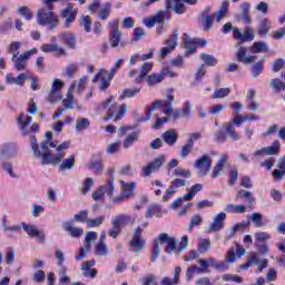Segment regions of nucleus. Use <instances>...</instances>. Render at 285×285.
<instances>
[{
  "label": "nucleus",
  "instance_id": "obj_1",
  "mask_svg": "<svg viewBox=\"0 0 285 285\" xmlns=\"http://www.w3.org/2000/svg\"><path fill=\"white\" fill-rule=\"evenodd\" d=\"M30 146L35 157L40 159V164L42 166H57V164H61V161H63V157H66V153L63 150H68L70 148V140H66L60 145H57L55 141L50 142V140H45L39 146V144H37V137L31 136Z\"/></svg>",
  "mask_w": 285,
  "mask_h": 285
},
{
  "label": "nucleus",
  "instance_id": "obj_2",
  "mask_svg": "<svg viewBox=\"0 0 285 285\" xmlns=\"http://www.w3.org/2000/svg\"><path fill=\"white\" fill-rule=\"evenodd\" d=\"M61 0H42L46 8L39 9L36 13L37 23L39 26H48L50 29L59 26V18L52 10H55V3Z\"/></svg>",
  "mask_w": 285,
  "mask_h": 285
},
{
  "label": "nucleus",
  "instance_id": "obj_3",
  "mask_svg": "<svg viewBox=\"0 0 285 285\" xmlns=\"http://www.w3.org/2000/svg\"><path fill=\"white\" fill-rule=\"evenodd\" d=\"M112 99L114 97L109 96L105 102V108L107 110V117L104 118L105 121L112 119L115 115L116 117L114 118V121H120L128 110V106L126 104H122L119 110V105L117 102L112 104Z\"/></svg>",
  "mask_w": 285,
  "mask_h": 285
},
{
  "label": "nucleus",
  "instance_id": "obj_4",
  "mask_svg": "<svg viewBox=\"0 0 285 285\" xmlns=\"http://www.w3.org/2000/svg\"><path fill=\"white\" fill-rule=\"evenodd\" d=\"M144 228H148V222L142 223L140 226L134 229L132 237L129 243L131 253L140 254L141 250L146 248V239L141 237V235L144 234Z\"/></svg>",
  "mask_w": 285,
  "mask_h": 285
},
{
  "label": "nucleus",
  "instance_id": "obj_5",
  "mask_svg": "<svg viewBox=\"0 0 285 285\" xmlns=\"http://www.w3.org/2000/svg\"><path fill=\"white\" fill-rule=\"evenodd\" d=\"M168 95H167V99L163 100V105H161V112L164 115H166L167 117H171L174 119H179V117H181V109H173V104L175 101V96L173 95V92H175V90L173 88L167 90Z\"/></svg>",
  "mask_w": 285,
  "mask_h": 285
},
{
  "label": "nucleus",
  "instance_id": "obj_6",
  "mask_svg": "<svg viewBox=\"0 0 285 285\" xmlns=\"http://www.w3.org/2000/svg\"><path fill=\"white\" fill-rule=\"evenodd\" d=\"M199 177H206L213 168V159L207 154H204L194 163Z\"/></svg>",
  "mask_w": 285,
  "mask_h": 285
},
{
  "label": "nucleus",
  "instance_id": "obj_7",
  "mask_svg": "<svg viewBox=\"0 0 285 285\" xmlns=\"http://www.w3.org/2000/svg\"><path fill=\"white\" fill-rule=\"evenodd\" d=\"M244 115H238L235 118H233L229 122H224L223 128H225L226 134L230 139L234 141H239L242 139V136L235 130V126H239L240 124H244Z\"/></svg>",
  "mask_w": 285,
  "mask_h": 285
},
{
  "label": "nucleus",
  "instance_id": "obj_8",
  "mask_svg": "<svg viewBox=\"0 0 285 285\" xmlns=\"http://www.w3.org/2000/svg\"><path fill=\"white\" fill-rule=\"evenodd\" d=\"M32 55H37V48L24 51L23 53L18 56L17 53H14V56H12L11 58V61L13 62L16 70L18 71L26 70V67L28 66V61L30 60V57H32Z\"/></svg>",
  "mask_w": 285,
  "mask_h": 285
},
{
  "label": "nucleus",
  "instance_id": "obj_9",
  "mask_svg": "<svg viewBox=\"0 0 285 285\" xmlns=\"http://www.w3.org/2000/svg\"><path fill=\"white\" fill-rule=\"evenodd\" d=\"M165 163H166V156L160 155L156 157L153 161L147 163L146 166L141 167V176L150 177L153 173H157V170H159V168H161Z\"/></svg>",
  "mask_w": 285,
  "mask_h": 285
},
{
  "label": "nucleus",
  "instance_id": "obj_10",
  "mask_svg": "<svg viewBox=\"0 0 285 285\" xmlns=\"http://www.w3.org/2000/svg\"><path fill=\"white\" fill-rule=\"evenodd\" d=\"M17 122L20 127V130L22 131V135H29L30 130L31 132H39V125L38 124H32L31 127L30 122H32V117L28 116L26 118V114H20L18 116Z\"/></svg>",
  "mask_w": 285,
  "mask_h": 285
},
{
  "label": "nucleus",
  "instance_id": "obj_11",
  "mask_svg": "<svg viewBox=\"0 0 285 285\" xmlns=\"http://www.w3.org/2000/svg\"><path fill=\"white\" fill-rule=\"evenodd\" d=\"M109 31V42L111 48H117L119 46V41H121V32L119 30V19H115L108 23Z\"/></svg>",
  "mask_w": 285,
  "mask_h": 285
},
{
  "label": "nucleus",
  "instance_id": "obj_12",
  "mask_svg": "<svg viewBox=\"0 0 285 285\" xmlns=\"http://www.w3.org/2000/svg\"><path fill=\"white\" fill-rule=\"evenodd\" d=\"M224 222H226V213H218L214 216L209 226L206 227L207 233H219V230H224Z\"/></svg>",
  "mask_w": 285,
  "mask_h": 285
},
{
  "label": "nucleus",
  "instance_id": "obj_13",
  "mask_svg": "<svg viewBox=\"0 0 285 285\" xmlns=\"http://www.w3.org/2000/svg\"><path fill=\"white\" fill-rule=\"evenodd\" d=\"M158 240L160 242V244H167L165 247V253L170 254L177 250V239H175V237H170L166 233H160L158 235Z\"/></svg>",
  "mask_w": 285,
  "mask_h": 285
},
{
  "label": "nucleus",
  "instance_id": "obj_14",
  "mask_svg": "<svg viewBox=\"0 0 285 285\" xmlns=\"http://www.w3.org/2000/svg\"><path fill=\"white\" fill-rule=\"evenodd\" d=\"M22 228L29 237H37L38 242L46 240V234H43L42 230L37 229L36 225H27L26 223H22Z\"/></svg>",
  "mask_w": 285,
  "mask_h": 285
},
{
  "label": "nucleus",
  "instance_id": "obj_15",
  "mask_svg": "<svg viewBox=\"0 0 285 285\" xmlns=\"http://www.w3.org/2000/svg\"><path fill=\"white\" fill-rule=\"evenodd\" d=\"M127 224L135 226L136 219L129 215H118L111 218V226H118V228H121V226H127Z\"/></svg>",
  "mask_w": 285,
  "mask_h": 285
},
{
  "label": "nucleus",
  "instance_id": "obj_16",
  "mask_svg": "<svg viewBox=\"0 0 285 285\" xmlns=\"http://www.w3.org/2000/svg\"><path fill=\"white\" fill-rule=\"evenodd\" d=\"M166 10H174L176 14H184L186 4H184V0H166Z\"/></svg>",
  "mask_w": 285,
  "mask_h": 285
},
{
  "label": "nucleus",
  "instance_id": "obj_17",
  "mask_svg": "<svg viewBox=\"0 0 285 285\" xmlns=\"http://www.w3.org/2000/svg\"><path fill=\"white\" fill-rule=\"evenodd\" d=\"M61 17L65 19L66 28H70V23H75L77 19V10L71 6L62 9Z\"/></svg>",
  "mask_w": 285,
  "mask_h": 285
},
{
  "label": "nucleus",
  "instance_id": "obj_18",
  "mask_svg": "<svg viewBox=\"0 0 285 285\" xmlns=\"http://www.w3.org/2000/svg\"><path fill=\"white\" fill-rule=\"evenodd\" d=\"M58 39H60V41H62V43H65V46L71 50L77 48L78 38L75 33H61L58 36Z\"/></svg>",
  "mask_w": 285,
  "mask_h": 285
},
{
  "label": "nucleus",
  "instance_id": "obj_19",
  "mask_svg": "<svg viewBox=\"0 0 285 285\" xmlns=\"http://www.w3.org/2000/svg\"><path fill=\"white\" fill-rule=\"evenodd\" d=\"M135 188H137V183H126L121 181V195L125 199H130V197H135Z\"/></svg>",
  "mask_w": 285,
  "mask_h": 285
},
{
  "label": "nucleus",
  "instance_id": "obj_20",
  "mask_svg": "<svg viewBox=\"0 0 285 285\" xmlns=\"http://www.w3.org/2000/svg\"><path fill=\"white\" fill-rule=\"evenodd\" d=\"M226 161H228V155L226 154L220 155V158L218 159V161L216 163L212 171L213 179H217V177L222 175V170H224V167L226 166Z\"/></svg>",
  "mask_w": 285,
  "mask_h": 285
},
{
  "label": "nucleus",
  "instance_id": "obj_21",
  "mask_svg": "<svg viewBox=\"0 0 285 285\" xmlns=\"http://www.w3.org/2000/svg\"><path fill=\"white\" fill-rule=\"evenodd\" d=\"M92 266H95V261H86L82 263L81 271L83 277H91V279H95V277H97V269L92 268Z\"/></svg>",
  "mask_w": 285,
  "mask_h": 285
},
{
  "label": "nucleus",
  "instance_id": "obj_22",
  "mask_svg": "<svg viewBox=\"0 0 285 285\" xmlns=\"http://www.w3.org/2000/svg\"><path fill=\"white\" fill-rule=\"evenodd\" d=\"M181 275V267L176 266L174 271V277L168 276L160 279V285H179V276Z\"/></svg>",
  "mask_w": 285,
  "mask_h": 285
},
{
  "label": "nucleus",
  "instance_id": "obj_23",
  "mask_svg": "<svg viewBox=\"0 0 285 285\" xmlns=\"http://www.w3.org/2000/svg\"><path fill=\"white\" fill-rule=\"evenodd\" d=\"M63 230L70 235V237H73L75 239H79L81 235H83V229L80 227H75L70 223H63L62 224Z\"/></svg>",
  "mask_w": 285,
  "mask_h": 285
},
{
  "label": "nucleus",
  "instance_id": "obj_24",
  "mask_svg": "<svg viewBox=\"0 0 285 285\" xmlns=\"http://www.w3.org/2000/svg\"><path fill=\"white\" fill-rule=\"evenodd\" d=\"M17 154V147L12 142H4L0 145V158L1 157H12Z\"/></svg>",
  "mask_w": 285,
  "mask_h": 285
},
{
  "label": "nucleus",
  "instance_id": "obj_25",
  "mask_svg": "<svg viewBox=\"0 0 285 285\" xmlns=\"http://www.w3.org/2000/svg\"><path fill=\"white\" fill-rule=\"evenodd\" d=\"M246 52H248V49L245 47H239V49L236 52V60L242 61L243 63H253L255 61V56H247Z\"/></svg>",
  "mask_w": 285,
  "mask_h": 285
},
{
  "label": "nucleus",
  "instance_id": "obj_26",
  "mask_svg": "<svg viewBox=\"0 0 285 285\" xmlns=\"http://www.w3.org/2000/svg\"><path fill=\"white\" fill-rule=\"evenodd\" d=\"M163 104H164V100H156L151 105L147 106L145 111V118H141L140 121H149L155 110H157V108L161 109Z\"/></svg>",
  "mask_w": 285,
  "mask_h": 285
},
{
  "label": "nucleus",
  "instance_id": "obj_27",
  "mask_svg": "<svg viewBox=\"0 0 285 285\" xmlns=\"http://www.w3.org/2000/svg\"><path fill=\"white\" fill-rule=\"evenodd\" d=\"M178 137L179 134L175 129H169L163 134V139L165 142H167L168 146H175V144H177Z\"/></svg>",
  "mask_w": 285,
  "mask_h": 285
},
{
  "label": "nucleus",
  "instance_id": "obj_28",
  "mask_svg": "<svg viewBox=\"0 0 285 285\" xmlns=\"http://www.w3.org/2000/svg\"><path fill=\"white\" fill-rule=\"evenodd\" d=\"M100 90H107L110 87V80L112 79V73L106 71V69H101L100 72Z\"/></svg>",
  "mask_w": 285,
  "mask_h": 285
},
{
  "label": "nucleus",
  "instance_id": "obj_29",
  "mask_svg": "<svg viewBox=\"0 0 285 285\" xmlns=\"http://www.w3.org/2000/svg\"><path fill=\"white\" fill-rule=\"evenodd\" d=\"M278 169H275L272 173V176L274 177V179H284V175H285V155L281 158H278V165H277Z\"/></svg>",
  "mask_w": 285,
  "mask_h": 285
},
{
  "label": "nucleus",
  "instance_id": "obj_30",
  "mask_svg": "<svg viewBox=\"0 0 285 285\" xmlns=\"http://www.w3.org/2000/svg\"><path fill=\"white\" fill-rule=\"evenodd\" d=\"M183 43H184L187 52H189L190 55H193V52H196L197 42H195V39H190V37L187 36V33L183 35Z\"/></svg>",
  "mask_w": 285,
  "mask_h": 285
},
{
  "label": "nucleus",
  "instance_id": "obj_31",
  "mask_svg": "<svg viewBox=\"0 0 285 285\" xmlns=\"http://www.w3.org/2000/svg\"><path fill=\"white\" fill-rule=\"evenodd\" d=\"M146 219L151 217H161V206L159 205H149L145 212Z\"/></svg>",
  "mask_w": 285,
  "mask_h": 285
},
{
  "label": "nucleus",
  "instance_id": "obj_32",
  "mask_svg": "<svg viewBox=\"0 0 285 285\" xmlns=\"http://www.w3.org/2000/svg\"><path fill=\"white\" fill-rule=\"evenodd\" d=\"M268 32H271V20L265 18L258 23L257 35L266 37L268 36Z\"/></svg>",
  "mask_w": 285,
  "mask_h": 285
},
{
  "label": "nucleus",
  "instance_id": "obj_33",
  "mask_svg": "<svg viewBox=\"0 0 285 285\" xmlns=\"http://www.w3.org/2000/svg\"><path fill=\"white\" fill-rule=\"evenodd\" d=\"M150 70H153V62H145L141 66L140 73L135 79V83H141V81H144V78L147 77V75H148V72H150Z\"/></svg>",
  "mask_w": 285,
  "mask_h": 285
},
{
  "label": "nucleus",
  "instance_id": "obj_34",
  "mask_svg": "<svg viewBox=\"0 0 285 285\" xmlns=\"http://www.w3.org/2000/svg\"><path fill=\"white\" fill-rule=\"evenodd\" d=\"M279 148H282V144H279V140H274L272 142V146L263 147V150L266 156L279 155Z\"/></svg>",
  "mask_w": 285,
  "mask_h": 285
},
{
  "label": "nucleus",
  "instance_id": "obj_35",
  "mask_svg": "<svg viewBox=\"0 0 285 285\" xmlns=\"http://www.w3.org/2000/svg\"><path fill=\"white\" fill-rule=\"evenodd\" d=\"M215 19L217 20V13H213L210 16H205L203 18V30L205 32H208V30H210L213 28V23H214Z\"/></svg>",
  "mask_w": 285,
  "mask_h": 285
},
{
  "label": "nucleus",
  "instance_id": "obj_36",
  "mask_svg": "<svg viewBox=\"0 0 285 285\" xmlns=\"http://www.w3.org/2000/svg\"><path fill=\"white\" fill-rule=\"evenodd\" d=\"M97 233L96 232H88L86 237H85V240H83V244H85V248L86 250H92V244L91 242H97Z\"/></svg>",
  "mask_w": 285,
  "mask_h": 285
},
{
  "label": "nucleus",
  "instance_id": "obj_37",
  "mask_svg": "<svg viewBox=\"0 0 285 285\" xmlns=\"http://www.w3.org/2000/svg\"><path fill=\"white\" fill-rule=\"evenodd\" d=\"M178 39L179 35H177V30H174V33L167 40H165V46L173 51L177 48V46H179L177 42Z\"/></svg>",
  "mask_w": 285,
  "mask_h": 285
},
{
  "label": "nucleus",
  "instance_id": "obj_38",
  "mask_svg": "<svg viewBox=\"0 0 285 285\" xmlns=\"http://www.w3.org/2000/svg\"><path fill=\"white\" fill-rule=\"evenodd\" d=\"M250 50L254 55L259 52H268V45H266L264 41H257L253 43Z\"/></svg>",
  "mask_w": 285,
  "mask_h": 285
},
{
  "label": "nucleus",
  "instance_id": "obj_39",
  "mask_svg": "<svg viewBox=\"0 0 285 285\" xmlns=\"http://www.w3.org/2000/svg\"><path fill=\"white\" fill-rule=\"evenodd\" d=\"M202 188H204V185H202V184H196V185L191 186V188L189 189V193L185 194L183 196V199H185L186 202H191L193 197H195V195L197 193H199L202 190Z\"/></svg>",
  "mask_w": 285,
  "mask_h": 285
},
{
  "label": "nucleus",
  "instance_id": "obj_40",
  "mask_svg": "<svg viewBox=\"0 0 285 285\" xmlns=\"http://www.w3.org/2000/svg\"><path fill=\"white\" fill-rule=\"evenodd\" d=\"M90 128V120L88 118H78L76 120V130L78 132H83V130H88Z\"/></svg>",
  "mask_w": 285,
  "mask_h": 285
},
{
  "label": "nucleus",
  "instance_id": "obj_41",
  "mask_svg": "<svg viewBox=\"0 0 285 285\" xmlns=\"http://www.w3.org/2000/svg\"><path fill=\"white\" fill-rule=\"evenodd\" d=\"M164 81V75L160 73H151L147 77L148 86H157V83H161Z\"/></svg>",
  "mask_w": 285,
  "mask_h": 285
},
{
  "label": "nucleus",
  "instance_id": "obj_42",
  "mask_svg": "<svg viewBox=\"0 0 285 285\" xmlns=\"http://www.w3.org/2000/svg\"><path fill=\"white\" fill-rule=\"evenodd\" d=\"M68 273V267H61L58 269V275H59V284L58 285H70V278L67 276Z\"/></svg>",
  "mask_w": 285,
  "mask_h": 285
},
{
  "label": "nucleus",
  "instance_id": "obj_43",
  "mask_svg": "<svg viewBox=\"0 0 285 285\" xmlns=\"http://www.w3.org/2000/svg\"><path fill=\"white\" fill-rule=\"evenodd\" d=\"M106 222V216H99L97 218H88L87 219V228H97L98 226H101Z\"/></svg>",
  "mask_w": 285,
  "mask_h": 285
},
{
  "label": "nucleus",
  "instance_id": "obj_44",
  "mask_svg": "<svg viewBox=\"0 0 285 285\" xmlns=\"http://www.w3.org/2000/svg\"><path fill=\"white\" fill-rule=\"evenodd\" d=\"M193 148H195V142L193 140H187V142L181 147L180 157L186 159L193 153Z\"/></svg>",
  "mask_w": 285,
  "mask_h": 285
},
{
  "label": "nucleus",
  "instance_id": "obj_45",
  "mask_svg": "<svg viewBox=\"0 0 285 285\" xmlns=\"http://www.w3.org/2000/svg\"><path fill=\"white\" fill-rule=\"evenodd\" d=\"M225 213H229V214H233V213H238V214L246 213V206L228 204L225 207Z\"/></svg>",
  "mask_w": 285,
  "mask_h": 285
},
{
  "label": "nucleus",
  "instance_id": "obj_46",
  "mask_svg": "<svg viewBox=\"0 0 285 285\" xmlns=\"http://www.w3.org/2000/svg\"><path fill=\"white\" fill-rule=\"evenodd\" d=\"M159 237L154 240V247L150 256V262H157V257L161 254V247H159Z\"/></svg>",
  "mask_w": 285,
  "mask_h": 285
},
{
  "label": "nucleus",
  "instance_id": "obj_47",
  "mask_svg": "<svg viewBox=\"0 0 285 285\" xmlns=\"http://www.w3.org/2000/svg\"><path fill=\"white\" fill-rule=\"evenodd\" d=\"M60 170H70L75 168V156H69L59 166Z\"/></svg>",
  "mask_w": 285,
  "mask_h": 285
},
{
  "label": "nucleus",
  "instance_id": "obj_48",
  "mask_svg": "<svg viewBox=\"0 0 285 285\" xmlns=\"http://www.w3.org/2000/svg\"><path fill=\"white\" fill-rule=\"evenodd\" d=\"M21 46H23V43L20 41L11 42L9 45V47L7 48L8 55H13V57H14V55L19 56V50L21 49Z\"/></svg>",
  "mask_w": 285,
  "mask_h": 285
},
{
  "label": "nucleus",
  "instance_id": "obj_49",
  "mask_svg": "<svg viewBox=\"0 0 285 285\" xmlns=\"http://www.w3.org/2000/svg\"><path fill=\"white\" fill-rule=\"evenodd\" d=\"M200 59H203V62L205 66H217V58L213 57L212 55L208 53H200Z\"/></svg>",
  "mask_w": 285,
  "mask_h": 285
},
{
  "label": "nucleus",
  "instance_id": "obj_50",
  "mask_svg": "<svg viewBox=\"0 0 285 285\" xmlns=\"http://www.w3.org/2000/svg\"><path fill=\"white\" fill-rule=\"evenodd\" d=\"M230 95V88H219L216 89L212 99H224V97H228Z\"/></svg>",
  "mask_w": 285,
  "mask_h": 285
},
{
  "label": "nucleus",
  "instance_id": "obj_51",
  "mask_svg": "<svg viewBox=\"0 0 285 285\" xmlns=\"http://www.w3.org/2000/svg\"><path fill=\"white\" fill-rule=\"evenodd\" d=\"M236 199H247L248 204H253L255 202V198H253V194L248 190L240 189L237 195Z\"/></svg>",
  "mask_w": 285,
  "mask_h": 285
},
{
  "label": "nucleus",
  "instance_id": "obj_52",
  "mask_svg": "<svg viewBox=\"0 0 285 285\" xmlns=\"http://www.w3.org/2000/svg\"><path fill=\"white\" fill-rule=\"evenodd\" d=\"M62 104L67 110H72V108H75V97L70 90L68 91L67 97L62 100Z\"/></svg>",
  "mask_w": 285,
  "mask_h": 285
},
{
  "label": "nucleus",
  "instance_id": "obj_53",
  "mask_svg": "<svg viewBox=\"0 0 285 285\" xmlns=\"http://www.w3.org/2000/svg\"><path fill=\"white\" fill-rule=\"evenodd\" d=\"M140 90H141V89H139V88L125 89V90L122 91V95H120V96L118 97V99H119L120 101H124V99H126V98L135 97V95L139 94Z\"/></svg>",
  "mask_w": 285,
  "mask_h": 285
},
{
  "label": "nucleus",
  "instance_id": "obj_54",
  "mask_svg": "<svg viewBox=\"0 0 285 285\" xmlns=\"http://www.w3.org/2000/svg\"><path fill=\"white\" fill-rule=\"evenodd\" d=\"M269 86L271 88H273V90H276V92H281V90H285V82H283L277 78L272 79L269 81Z\"/></svg>",
  "mask_w": 285,
  "mask_h": 285
},
{
  "label": "nucleus",
  "instance_id": "obj_55",
  "mask_svg": "<svg viewBox=\"0 0 285 285\" xmlns=\"http://www.w3.org/2000/svg\"><path fill=\"white\" fill-rule=\"evenodd\" d=\"M210 250V239H200L198 243V253L204 254Z\"/></svg>",
  "mask_w": 285,
  "mask_h": 285
},
{
  "label": "nucleus",
  "instance_id": "obj_56",
  "mask_svg": "<svg viewBox=\"0 0 285 285\" xmlns=\"http://www.w3.org/2000/svg\"><path fill=\"white\" fill-rule=\"evenodd\" d=\"M137 139H139V136L137 135V132L130 134L129 136H127L125 138L122 148H130V146H132V144H135V141H137Z\"/></svg>",
  "mask_w": 285,
  "mask_h": 285
},
{
  "label": "nucleus",
  "instance_id": "obj_57",
  "mask_svg": "<svg viewBox=\"0 0 285 285\" xmlns=\"http://www.w3.org/2000/svg\"><path fill=\"white\" fill-rule=\"evenodd\" d=\"M186 186V180L176 178L170 183L169 190L170 193H177V188Z\"/></svg>",
  "mask_w": 285,
  "mask_h": 285
},
{
  "label": "nucleus",
  "instance_id": "obj_58",
  "mask_svg": "<svg viewBox=\"0 0 285 285\" xmlns=\"http://www.w3.org/2000/svg\"><path fill=\"white\" fill-rule=\"evenodd\" d=\"M203 222H204V217H202V215L199 214L194 215L190 219L188 230H193L195 226H202Z\"/></svg>",
  "mask_w": 285,
  "mask_h": 285
},
{
  "label": "nucleus",
  "instance_id": "obj_59",
  "mask_svg": "<svg viewBox=\"0 0 285 285\" xmlns=\"http://www.w3.org/2000/svg\"><path fill=\"white\" fill-rule=\"evenodd\" d=\"M17 13L20 14V17H23L26 21H30V19H32V11H30L28 7H20L17 10Z\"/></svg>",
  "mask_w": 285,
  "mask_h": 285
},
{
  "label": "nucleus",
  "instance_id": "obj_60",
  "mask_svg": "<svg viewBox=\"0 0 285 285\" xmlns=\"http://www.w3.org/2000/svg\"><path fill=\"white\" fill-rule=\"evenodd\" d=\"M89 170H94L96 175H101V173H104V165L99 160L91 161L89 164Z\"/></svg>",
  "mask_w": 285,
  "mask_h": 285
},
{
  "label": "nucleus",
  "instance_id": "obj_61",
  "mask_svg": "<svg viewBox=\"0 0 285 285\" xmlns=\"http://www.w3.org/2000/svg\"><path fill=\"white\" fill-rule=\"evenodd\" d=\"M228 6H230V3L228 1H226V0L223 1L222 8L216 13L218 22L222 21V19H224V17H226V12H228Z\"/></svg>",
  "mask_w": 285,
  "mask_h": 285
},
{
  "label": "nucleus",
  "instance_id": "obj_62",
  "mask_svg": "<svg viewBox=\"0 0 285 285\" xmlns=\"http://www.w3.org/2000/svg\"><path fill=\"white\" fill-rule=\"evenodd\" d=\"M254 237L258 244H264V242H268V239H271V234L266 232H257L254 234Z\"/></svg>",
  "mask_w": 285,
  "mask_h": 285
},
{
  "label": "nucleus",
  "instance_id": "obj_63",
  "mask_svg": "<svg viewBox=\"0 0 285 285\" xmlns=\"http://www.w3.org/2000/svg\"><path fill=\"white\" fill-rule=\"evenodd\" d=\"M193 110V105L190 101H185L184 107L180 109V117L187 118L190 117V112Z\"/></svg>",
  "mask_w": 285,
  "mask_h": 285
},
{
  "label": "nucleus",
  "instance_id": "obj_64",
  "mask_svg": "<svg viewBox=\"0 0 285 285\" xmlns=\"http://www.w3.org/2000/svg\"><path fill=\"white\" fill-rule=\"evenodd\" d=\"M142 285H157L155 274H148L141 278Z\"/></svg>",
  "mask_w": 285,
  "mask_h": 285
}]
</instances>
